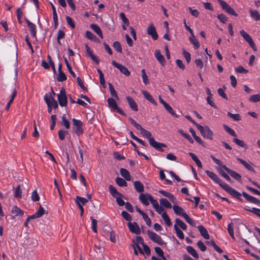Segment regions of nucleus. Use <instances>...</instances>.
Wrapping results in <instances>:
<instances>
[{"instance_id":"obj_29","label":"nucleus","mask_w":260,"mask_h":260,"mask_svg":"<svg viewBox=\"0 0 260 260\" xmlns=\"http://www.w3.org/2000/svg\"><path fill=\"white\" fill-rule=\"evenodd\" d=\"M237 159L239 162H240L241 164H242L243 166H244V167L247 169H248V170H249L250 171L254 172V170L253 168V167L251 166V165L248 164L246 161L243 160L242 159H241L240 158H237Z\"/></svg>"},{"instance_id":"obj_12","label":"nucleus","mask_w":260,"mask_h":260,"mask_svg":"<svg viewBox=\"0 0 260 260\" xmlns=\"http://www.w3.org/2000/svg\"><path fill=\"white\" fill-rule=\"evenodd\" d=\"M127 226L130 232L137 235H139L141 233L139 225L136 222L127 223Z\"/></svg>"},{"instance_id":"obj_27","label":"nucleus","mask_w":260,"mask_h":260,"mask_svg":"<svg viewBox=\"0 0 260 260\" xmlns=\"http://www.w3.org/2000/svg\"><path fill=\"white\" fill-rule=\"evenodd\" d=\"M186 249L187 251L189 253H190L193 257H194L196 258H199V254L193 247L191 246H188L186 247Z\"/></svg>"},{"instance_id":"obj_26","label":"nucleus","mask_w":260,"mask_h":260,"mask_svg":"<svg viewBox=\"0 0 260 260\" xmlns=\"http://www.w3.org/2000/svg\"><path fill=\"white\" fill-rule=\"evenodd\" d=\"M121 175L124 177L126 180H131V175L129 172L125 169L121 168L120 170Z\"/></svg>"},{"instance_id":"obj_48","label":"nucleus","mask_w":260,"mask_h":260,"mask_svg":"<svg viewBox=\"0 0 260 260\" xmlns=\"http://www.w3.org/2000/svg\"><path fill=\"white\" fill-rule=\"evenodd\" d=\"M37 214L38 215V216L41 217H42L44 214H47L48 211H45L44 208L42 207V206L39 204V208L38 209L37 211Z\"/></svg>"},{"instance_id":"obj_19","label":"nucleus","mask_w":260,"mask_h":260,"mask_svg":"<svg viewBox=\"0 0 260 260\" xmlns=\"http://www.w3.org/2000/svg\"><path fill=\"white\" fill-rule=\"evenodd\" d=\"M198 229L201 235L205 239H209L210 236L208 233L207 230L203 225H199Z\"/></svg>"},{"instance_id":"obj_34","label":"nucleus","mask_w":260,"mask_h":260,"mask_svg":"<svg viewBox=\"0 0 260 260\" xmlns=\"http://www.w3.org/2000/svg\"><path fill=\"white\" fill-rule=\"evenodd\" d=\"M16 94H17V90L14 89L13 90L11 98L6 105V110H8L9 109L10 107L11 104L13 103L14 99H15Z\"/></svg>"},{"instance_id":"obj_60","label":"nucleus","mask_w":260,"mask_h":260,"mask_svg":"<svg viewBox=\"0 0 260 260\" xmlns=\"http://www.w3.org/2000/svg\"><path fill=\"white\" fill-rule=\"evenodd\" d=\"M228 231L231 237L233 239H235V236L234 234V229L232 225V223H230L228 224Z\"/></svg>"},{"instance_id":"obj_17","label":"nucleus","mask_w":260,"mask_h":260,"mask_svg":"<svg viewBox=\"0 0 260 260\" xmlns=\"http://www.w3.org/2000/svg\"><path fill=\"white\" fill-rule=\"evenodd\" d=\"M173 209L175 213L177 215L182 216L184 217V215L187 214L185 212L184 209L182 207L178 205H173Z\"/></svg>"},{"instance_id":"obj_52","label":"nucleus","mask_w":260,"mask_h":260,"mask_svg":"<svg viewBox=\"0 0 260 260\" xmlns=\"http://www.w3.org/2000/svg\"><path fill=\"white\" fill-rule=\"evenodd\" d=\"M62 124L67 129H69L70 127V123L68 120L66 119V116L63 115L62 117Z\"/></svg>"},{"instance_id":"obj_31","label":"nucleus","mask_w":260,"mask_h":260,"mask_svg":"<svg viewBox=\"0 0 260 260\" xmlns=\"http://www.w3.org/2000/svg\"><path fill=\"white\" fill-rule=\"evenodd\" d=\"M139 200L143 204L146 206L149 205V203L148 201V195L147 193H141L139 196Z\"/></svg>"},{"instance_id":"obj_40","label":"nucleus","mask_w":260,"mask_h":260,"mask_svg":"<svg viewBox=\"0 0 260 260\" xmlns=\"http://www.w3.org/2000/svg\"><path fill=\"white\" fill-rule=\"evenodd\" d=\"M174 229L176 231L177 237L180 239H183L184 238V234L179 227L176 225H174Z\"/></svg>"},{"instance_id":"obj_57","label":"nucleus","mask_w":260,"mask_h":260,"mask_svg":"<svg viewBox=\"0 0 260 260\" xmlns=\"http://www.w3.org/2000/svg\"><path fill=\"white\" fill-rule=\"evenodd\" d=\"M164 107L172 116L175 117H178V115L175 113L172 108L168 104Z\"/></svg>"},{"instance_id":"obj_1","label":"nucleus","mask_w":260,"mask_h":260,"mask_svg":"<svg viewBox=\"0 0 260 260\" xmlns=\"http://www.w3.org/2000/svg\"><path fill=\"white\" fill-rule=\"evenodd\" d=\"M206 173L210 178H211L216 183H218L219 185L225 191L230 194L234 198L237 199L240 201H242L241 194L240 192L231 187L228 184L223 182L213 172L206 171Z\"/></svg>"},{"instance_id":"obj_16","label":"nucleus","mask_w":260,"mask_h":260,"mask_svg":"<svg viewBox=\"0 0 260 260\" xmlns=\"http://www.w3.org/2000/svg\"><path fill=\"white\" fill-rule=\"evenodd\" d=\"M126 100L131 108L135 111H138V106L134 99L132 97L127 96H126Z\"/></svg>"},{"instance_id":"obj_43","label":"nucleus","mask_w":260,"mask_h":260,"mask_svg":"<svg viewBox=\"0 0 260 260\" xmlns=\"http://www.w3.org/2000/svg\"><path fill=\"white\" fill-rule=\"evenodd\" d=\"M115 181L119 186L122 187L127 186L126 182L123 179L120 178L119 177H116Z\"/></svg>"},{"instance_id":"obj_32","label":"nucleus","mask_w":260,"mask_h":260,"mask_svg":"<svg viewBox=\"0 0 260 260\" xmlns=\"http://www.w3.org/2000/svg\"><path fill=\"white\" fill-rule=\"evenodd\" d=\"M250 16L256 21L260 20V14L257 10H253L251 9L249 10Z\"/></svg>"},{"instance_id":"obj_36","label":"nucleus","mask_w":260,"mask_h":260,"mask_svg":"<svg viewBox=\"0 0 260 260\" xmlns=\"http://www.w3.org/2000/svg\"><path fill=\"white\" fill-rule=\"evenodd\" d=\"M107 102L108 103L109 106L114 110L115 108H117V104L115 100L111 98H108L107 100Z\"/></svg>"},{"instance_id":"obj_50","label":"nucleus","mask_w":260,"mask_h":260,"mask_svg":"<svg viewBox=\"0 0 260 260\" xmlns=\"http://www.w3.org/2000/svg\"><path fill=\"white\" fill-rule=\"evenodd\" d=\"M31 199L33 202H37L39 201L40 197L36 190H35L31 193Z\"/></svg>"},{"instance_id":"obj_25","label":"nucleus","mask_w":260,"mask_h":260,"mask_svg":"<svg viewBox=\"0 0 260 260\" xmlns=\"http://www.w3.org/2000/svg\"><path fill=\"white\" fill-rule=\"evenodd\" d=\"M206 244L207 245H211L214 247V249L218 253H221L223 252V250L216 244L213 240L206 241Z\"/></svg>"},{"instance_id":"obj_11","label":"nucleus","mask_w":260,"mask_h":260,"mask_svg":"<svg viewBox=\"0 0 260 260\" xmlns=\"http://www.w3.org/2000/svg\"><path fill=\"white\" fill-rule=\"evenodd\" d=\"M112 65L115 68L118 69L119 71L126 76H128L130 75V72L128 71L127 68L125 66L117 63L116 61L113 60L112 61Z\"/></svg>"},{"instance_id":"obj_2","label":"nucleus","mask_w":260,"mask_h":260,"mask_svg":"<svg viewBox=\"0 0 260 260\" xmlns=\"http://www.w3.org/2000/svg\"><path fill=\"white\" fill-rule=\"evenodd\" d=\"M141 134L144 137L148 140L150 145L155 149L160 152L164 151L162 147H167V145L164 143L155 141L154 138L152 137V135L150 132L144 129Z\"/></svg>"},{"instance_id":"obj_20","label":"nucleus","mask_w":260,"mask_h":260,"mask_svg":"<svg viewBox=\"0 0 260 260\" xmlns=\"http://www.w3.org/2000/svg\"><path fill=\"white\" fill-rule=\"evenodd\" d=\"M158 192L168 198L172 202L175 203L176 199L172 193L163 190H159Z\"/></svg>"},{"instance_id":"obj_3","label":"nucleus","mask_w":260,"mask_h":260,"mask_svg":"<svg viewBox=\"0 0 260 260\" xmlns=\"http://www.w3.org/2000/svg\"><path fill=\"white\" fill-rule=\"evenodd\" d=\"M197 128L200 131L202 136L204 138L210 140H212L213 139V133L208 126H203L201 125H198Z\"/></svg>"},{"instance_id":"obj_41","label":"nucleus","mask_w":260,"mask_h":260,"mask_svg":"<svg viewBox=\"0 0 260 260\" xmlns=\"http://www.w3.org/2000/svg\"><path fill=\"white\" fill-rule=\"evenodd\" d=\"M233 141L238 145L243 147L245 149L247 148V145L244 143V142L242 140H241L238 138H234L233 139Z\"/></svg>"},{"instance_id":"obj_63","label":"nucleus","mask_w":260,"mask_h":260,"mask_svg":"<svg viewBox=\"0 0 260 260\" xmlns=\"http://www.w3.org/2000/svg\"><path fill=\"white\" fill-rule=\"evenodd\" d=\"M197 246L202 251H205L207 249V247L202 241H199L197 242Z\"/></svg>"},{"instance_id":"obj_8","label":"nucleus","mask_w":260,"mask_h":260,"mask_svg":"<svg viewBox=\"0 0 260 260\" xmlns=\"http://www.w3.org/2000/svg\"><path fill=\"white\" fill-rule=\"evenodd\" d=\"M147 234L149 236V238L153 242L157 243L158 244L160 245H162L163 244H165V242L161 238V237L156 234V233L148 230L147 231Z\"/></svg>"},{"instance_id":"obj_55","label":"nucleus","mask_w":260,"mask_h":260,"mask_svg":"<svg viewBox=\"0 0 260 260\" xmlns=\"http://www.w3.org/2000/svg\"><path fill=\"white\" fill-rule=\"evenodd\" d=\"M57 79L59 82H62L67 80V77L62 71H60L59 72Z\"/></svg>"},{"instance_id":"obj_59","label":"nucleus","mask_w":260,"mask_h":260,"mask_svg":"<svg viewBox=\"0 0 260 260\" xmlns=\"http://www.w3.org/2000/svg\"><path fill=\"white\" fill-rule=\"evenodd\" d=\"M66 19L67 20L68 24L70 25L71 27V28H75V25L73 19L70 16H67L66 17Z\"/></svg>"},{"instance_id":"obj_44","label":"nucleus","mask_w":260,"mask_h":260,"mask_svg":"<svg viewBox=\"0 0 260 260\" xmlns=\"http://www.w3.org/2000/svg\"><path fill=\"white\" fill-rule=\"evenodd\" d=\"M228 116L235 121H240L241 120V116L239 114H233L230 112H228Z\"/></svg>"},{"instance_id":"obj_21","label":"nucleus","mask_w":260,"mask_h":260,"mask_svg":"<svg viewBox=\"0 0 260 260\" xmlns=\"http://www.w3.org/2000/svg\"><path fill=\"white\" fill-rule=\"evenodd\" d=\"M142 94L144 95V98L146 99H147L148 101H149L151 104H152L155 106L157 105V103L155 101V100L153 98L152 95L149 93H148L147 91H145V90L143 91Z\"/></svg>"},{"instance_id":"obj_23","label":"nucleus","mask_w":260,"mask_h":260,"mask_svg":"<svg viewBox=\"0 0 260 260\" xmlns=\"http://www.w3.org/2000/svg\"><path fill=\"white\" fill-rule=\"evenodd\" d=\"M189 39L190 43L194 45V47L196 49H197L200 47V44L198 40L196 38L193 34H191V36L189 37Z\"/></svg>"},{"instance_id":"obj_58","label":"nucleus","mask_w":260,"mask_h":260,"mask_svg":"<svg viewBox=\"0 0 260 260\" xmlns=\"http://www.w3.org/2000/svg\"><path fill=\"white\" fill-rule=\"evenodd\" d=\"M68 134V132L60 129L58 131V137L60 140H63L65 138V136Z\"/></svg>"},{"instance_id":"obj_51","label":"nucleus","mask_w":260,"mask_h":260,"mask_svg":"<svg viewBox=\"0 0 260 260\" xmlns=\"http://www.w3.org/2000/svg\"><path fill=\"white\" fill-rule=\"evenodd\" d=\"M21 193L22 191L20 189V185H18L15 189L14 196L15 198H21Z\"/></svg>"},{"instance_id":"obj_56","label":"nucleus","mask_w":260,"mask_h":260,"mask_svg":"<svg viewBox=\"0 0 260 260\" xmlns=\"http://www.w3.org/2000/svg\"><path fill=\"white\" fill-rule=\"evenodd\" d=\"M184 218L188 223L193 226H196V222L187 214L184 215Z\"/></svg>"},{"instance_id":"obj_62","label":"nucleus","mask_w":260,"mask_h":260,"mask_svg":"<svg viewBox=\"0 0 260 260\" xmlns=\"http://www.w3.org/2000/svg\"><path fill=\"white\" fill-rule=\"evenodd\" d=\"M142 216L147 225L150 226L151 225V220L148 216L146 213L143 214Z\"/></svg>"},{"instance_id":"obj_61","label":"nucleus","mask_w":260,"mask_h":260,"mask_svg":"<svg viewBox=\"0 0 260 260\" xmlns=\"http://www.w3.org/2000/svg\"><path fill=\"white\" fill-rule=\"evenodd\" d=\"M121 215L126 220L131 221L132 220V216L129 214L125 211L121 212Z\"/></svg>"},{"instance_id":"obj_13","label":"nucleus","mask_w":260,"mask_h":260,"mask_svg":"<svg viewBox=\"0 0 260 260\" xmlns=\"http://www.w3.org/2000/svg\"><path fill=\"white\" fill-rule=\"evenodd\" d=\"M243 196L245 198L246 200L251 203L255 204H259L260 205V200L248 194L246 192L243 191L242 193Z\"/></svg>"},{"instance_id":"obj_24","label":"nucleus","mask_w":260,"mask_h":260,"mask_svg":"<svg viewBox=\"0 0 260 260\" xmlns=\"http://www.w3.org/2000/svg\"><path fill=\"white\" fill-rule=\"evenodd\" d=\"M134 187L135 189L139 192H142L144 191V185L139 181H136L134 182Z\"/></svg>"},{"instance_id":"obj_47","label":"nucleus","mask_w":260,"mask_h":260,"mask_svg":"<svg viewBox=\"0 0 260 260\" xmlns=\"http://www.w3.org/2000/svg\"><path fill=\"white\" fill-rule=\"evenodd\" d=\"M223 127L225 131L226 132H228L229 134H230L231 136L235 137H237V135L235 131L233 129L230 128L229 126H228L226 125H224Z\"/></svg>"},{"instance_id":"obj_15","label":"nucleus","mask_w":260,"mask_h":260,"mask_svg":"<svg viewBox=\"0 0 260 260\" xmlns=\"http://www.w3.org/2000/svg\"><path fill=\"white\" fill-rule=\"evenodd\" d=\"M154 55L159 62L162 66H165L166 60L164 56L161 54L159 50H156L154 53Z\"/></svg>"},{"instance_id":"obj_53","label":"nucleus","mask_w":260,"mask_h":260,"mask_svg":"<svg viewBox=\"0 0 260 260\" xmlns=\"http://www.w3.org/2000/svg\"><path fill=\"white\" fill-rule=\"evenodd\" d=\"M90 219L92 221V230L93 232L95 233H96L98 232L97 231V224L98 222L97 220L95 219H94L92 217H90Z\"/></svg>"},{"instance_id":"obj_42","label":"nucleus","mask_w":260,"mask_h":260,"mask_svg":"<svg viewBox=\"0 0 260 260\" xmlns=\"http://www.w3.org/2000/svg\"><path fill=\"white\" fill-rule=\"evenodd\" d=\"M63 58H64V62H65L67 68V69L68 70V71L69 72V73L71 74V75L74 78H75L76 77V74L74 72V71L72 70V67L70 66V64H69L67 59L65 57H64Z\"/></svg>"},{"instance_id":"obj_5","label":"nucleus","mask_w":260,"mask_h":260,"mask_svg":"<svg viewBox=\"0 0 260 260\" xmlns=\"http://www.w3.org/2000/svg\"><path fill=\"white\" fill-rule=\"evenodd\" d=\"M217 1L220 4L222 10H223L226 13L236 17L238 16V14L225 2L222 0H217Z\"/></svg>"},{"instance_id":"obj_35","label":"nucleus","mask_w":260,"mask_h":260,"mask_svg":"<svg viewBox=\"0 0 260 260\" xmlns=\"http://www.w3.org/2000/svg\"><path fill=\"white\" fill-rule=\"evenodd\" d=\"M44 101L47 105L48 110L49 113H51L52 110V107L51 105V101L50 98V95L48 94H46L44 96Z\"/></svg>"},{"instance_id":"obj_39","label":"nucleus","mask_w":260,"mask_h":260,"mask_svg":"<svg viewBox=\"0 0 260 260\" xmlns=\"http://www.w3.org/2000/svg\"><path fill=\"white\" fill-rule=\"evenodd\" d=\"M160 204L164 207L167 208H171L172 205L171 203L165 198H161L159 200Z\"/></svg>"},{"instance_id":"obj_9","label":"nucleus","mask_w":260,"mask_h":260,"mask_svg":"<svg viewBox=\"0 0 260 260\" xmlns=\"http://www.w3.org/2000/svg\"><path fill=\"white\" fill-rule=\"evenodd\" d=\"M222 168L234 179L239 182L241 181V176L236 172L230 169L226 166H223Z\"/></svg>"},{"instance_id":"obj_22","label":"nucleus","mask_w":260,"mask_h":260,"mask_svg":"<svg viewBox=\"0 0 260 260\" xmlns=\"http://www.w3.org/2000/svg\"><path fill=\"white\" fill-rule=\"evenodd\" d=\"M90 28L96 33L99 37L103 39V36L101 28L96 24H91L90 25Z\"/></svg>"},{"instance_id":"obj_37","label":"nucleus","mask_w":260,"mask_h":260,"mask_svg":"<svg viewBox=\"0 0 260 260\" xmlns=\"http://www.w3.org/2000/svg\"><path fill=\"white\" fill-rule=\"evenodd\" d=\"M161 217L165 221L166 224L168 226H171L172 225V222L171 221V220L170 219V217L167 214L166 212H164L161 214Z\"/></svg>"},{"instance_id":"obj_64","label":"nucleus","mask_w":260,"mask_h":260,"mask_svg":"<svg viewBox=\"0 0 260 260\" xmlns=\"http://www.w3.org/2000/svg\"><path fill=\"white\" fill-rule=\"evenodd\" d=\"M217 18L223 23H225L228 21V17L223 14L218 15Z\"/></svg>"},{"instance_id":"obj_54","label":"nucleus","mask_w":260,"mask_h":260,"mask_svg":"<svg viewBox=\"0 0 260 260\" xmlns=\"http://www.w3.org/2000/svg\"><path fill=\"white\" fill-rule=\"evenodd\" d=\"M141 72L143 83L145 85H147L148 84H149V82L148 79V77L146 74L145 70L144 69H143Z\"/></svg>"},{"instance_id":"obj_6","label":"nucleus","mask_w":260,"mask_h":260,"mask_svg":"<svg viewBox=\"0 0 260 260\" xmlns=\"http://www.w3.org/2000/svg\"><path fill=\"white\" fill-rule=\"evenodd\" d=\"M240 34L243 39L248 43L249 46L252 48V49L254 51H256L257 50V48L250 36L244 30H241L240 31Z\"/></svg>"},{"instance_id":"obj_18","label":"nucleus","mask_w":260,"mask_h":260,"mask_svg":"<svg viewBox=\"0 0 260 260\" xmlns=\"http://www.w3.org/2000/svg\"><path fill=\"white\" fill-rule=\"evenodd\" d=\"M109 192L113 197L116 198L117 196L123 197V195L118 192L116 188L112 185H110L109 187Z\"/></svg>"},{"instance_id":"obj_4","label":"nucleus","mask_w":260,"mask_h":260,"mask_svg":"<svg viewBox=\"0 0 260 260\" xmlns=\"http://www.w3.org/2000/svg\"><path fill=\"white\" fill-rule=\"evenodd\" d=\"M72 121L73 123V131L79 136L82 135L84 130L82 128L83 124L82 121L80 120H78L75 118H73Z\"/></svg>"},{"instance_id":"obj_28","label":"nucleus","mask_w":260,"mask_h":260,"mask_svg":"<svg viewBox=\"0 0 260 260\" xmlns=\"http://www.w3.org/2000/svg\"><path fill=\"white\" fill-rule=\"evenodd\" d=\"M75 202L78 205V206H79V205H82V206H83V205H85L87 203L88 200L83 197L76 196Z\"/></svg>"},{"instance_id":"obj_38","label":"nucleus","mask_w":260,"mask_h":260,"mask_svg":"<svg viewBox=\"0 0 260 260\" xmlns=\"http://www.w3.org/2000/svg\"><path fill=\"white\" fill-rule=\"evenodd\" d=\"M189 132L191 134L195 140L197 141L199 144H202L203 143V141L202 140V139L196 135V132L192 128H189Z\"/></svg>"},{"instance_id":"obj_7","label":"nucleus","mask_w":260,"mask_h":260,"mask_svg":"<svg viewBox=\"0 0 260 260\" xmlns=\"http://www.w3.org/2000/svg\"><path fill=\"white\" fill-rule=\"evenodd\" d=\"M59 104L61 107L66 106L68 103L67 97L66 94V90L62 87L60 90V93L57 94Z\"/></svg>"},{"instance_id":"obj_14","label":"nucleus","mask_w":260,"mask_h":260,"mask_svg":"<svg viewBox=\"0 0 260 260\" xmlns=\"http://www.w3.org/2000/svg\"><path fill=\"white\" fill-rule=\"evenodd\" d=\"M26 22L27 24V25L29 29L30 34L31 36L34 37L36 38V34H37V30H36V26L35 24L29 21L28 20L26 19Z\"/></svg>"},{"instance_id":"obj_49","label":"nucleus","mask_w":260,"mask_h":260,"mask_svg":"<svg viewBox=\"0 0 260 260\" xmlns=\"http://www.w3.org/2000/svg\"><path fill=\"white\" fill-rule=\"evenodd\" d=\"M249 101L251 102L256 103L260 101V94H254L250 97Z\"/></svg>"},{"instance_id":"obj_46","label":"nucleus","mask_w":260,"mask_h":260,"mask_svg":"<svg viewBox=\"0 0 260 260\" xmlns=\"http://www.w3.org/2000/svg\"><path fill=\"white\" fill-rule=\"evenodd\" d=\"M85 36L87 38L91 41H95L96 40H98L97 37L95 35H94L91 32L88 30L86 31Z\"/></svg>"},{"instance_id":"obj_33","label":"nucleus","mask_w":260,"mask_h":260,"mask_svg":"<svg viewBox=\"0 0 260 260\" xmlns=\"http://www.w3.org/2000/svg\"><path fill=\"white\" fill-rule=\"evenodd\" d=\"M12 213L15 214V216H22L23 215V211L16 206L13 207Z\"/></svg>"},{"instance_id":"obj_30","label":"nucleus","mask_w":260,"mask_h":260,"mask_svg":"<svg viewBox=\"0 0 260 260\" xmlns=\"http://www.w3.org/2000/svg\"><path fill=\"white\" fill-rule=\"evenodd\" d=\"M174 225H176L178 227L179 226L183 230H186L187 229L186 224L179 218H176L175 219V223Z\"/></svg>"},{"instance_id":"obj_45","label":"nucleus","mask_w":260,"mask_h":260,"mask_svg":"<svg viewBox=\"0 0 260 260\" xmlns=\"http://www.w3.org/2000/svg\"><path fill=\"white\" fill-rule=\"evenodd\" d=\"M113 47L118 52H122V49L120 43L118 41L114 42L113 44Z\"/></svg>"},{"instance_id":"obj_10","label":"nucleus","mask_w":260,"mask_h":260,"mask_svg":"<svg viewBox=\"0 0 260 260\" xmlns=\"http://www.w3.org/2000/svg\"><path fill=\"white\" fill-rule=\"evenodd\" d=\"M147 33L148 35L151 36L154 40H156L158 39V35L157 34L156 28L152 23H150L147 29Z\"/></svg>"}]
</instances>
